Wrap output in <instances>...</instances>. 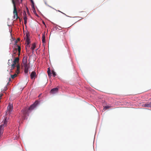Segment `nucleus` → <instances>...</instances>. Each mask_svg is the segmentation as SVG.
Segmentation results:
<instances>
[{
    "mask_svg": "<svg viewBox=\"0 0 151 151\" xmlns=\"http://www.w3.org/2000/svg\"><path fill=\"white\" fill-rule=\"evenodd\" d=\"M38 104L37 101H35V103L31 105L28 109L27 108H25L23 109L21 111V116L19 117L22 118V119L24 120L27 118L29 113V111H30L32 110Z\"/></svg>",
    "mask_w": 151,
    "mask_h": 151,
    "instance_id": "obj_1",
    "label": "nucleus"
},
{
    "mask_svg": "<svg viewBox=\"0 0 151 151\" xmlns=\"http://www.w3.org/2000/svg\"><path fill=\"white\" fill-rule=\"evenodd\" d=\"M12 1L14 6L13 17L15 18L16 16V20L18 19L19 18V17L18 16L17 12L16 5L17 4H20V3H21L22 2V0H12Z\"/></svg>",
    "mask_w": 151,
    "mask_h": 151,
    "instance_id": "obj_2",
    "label": "nucleus"
},
{
    "mask_svg": "<svg viewBox=\"0 0 151 151\" xmlns=\"http://www.w3.org/2000/svg\"><path fill=\"white\" fill-rule=\"evenodd\" d=\"M27 56H24L23 59V64L24 68V72L25 73H27L29 68V66L27 63Z\"/></svg>",
    "mask_w": 151,
    "mask_h": 151,
    "instance_id": "obj_3",
    "label": "nucleus"
},
{
    "mask_svg": "<svg viewBox=\"0 0 151 151\" xmlns=\"http://www.w3.org/2000/svg\"><path fill=\"white\" fill-rule=\"evenodd\" d=\"M13 106L10 104H9L7 106V110L6 111V115L11 113L12 110Z\"/></svg>",
    "mask_w": 151,
    "mask_h": 151,
    "instance_id": "obj_4",
    "label": "nucleus"
},
{
    "mask_svg": "<svg viewBox=\"0 0 151 151\" xmlns=\"http://www.w3.org/2000/svg\"><path fill=\"white\" fill-rule=\"evenodd\" d=\"M36 73L35 72L33 71L30 74V78L31 79L34 80L35 79V77L36 76Z\"/></svg>",
    "mask_w": 151,
    "mask_h": 151,
    "instance_id": "obj_5",
    "label": "nucleus"
},
{
    "mask_svg": "<svg viewBox=\"0 0 151 151\" xmlns=\"http://www.w3.org/2000/svg\"><path fill=\"white\" fill-rule=\"evenodd\" d=\"M58 91V88H54L52 89L50 91L51 93L54 94L56 93Z\"/></svg>",
    "mask_w": 151,
    "mask_h": 151,
    "instance_id": "obj_6",
    "label": "nucleus"
},
{
    "mask_svg": "<svg viewBox=\"0 0 151 151\" xmlns=\"http://www.w3.org/2000/svg\"><path fill=\"white\" fill-rule=\"evenodd\" d=\"M4 128V125L2 124L0 126V137L3 133Z\"/></svg>",
    "mask_w": 151,
    "mask_h": 151,
    "instance_id": "obj_7",
    "label": "nucleus"
},
{
    "mask_svg": "<svg viewBox=\"0 0 151 151\" xmlns=\"http://www.w3.org/2000/svg\"><path fill=\"white\" fill-rule=\"evenodd\" d=\"M26 36L27 37V38L26 40V44H27V45H26V47H27L30 43V39L29 38L27 35H26Z\"/></svg>",
    "mask_w": 151,
    "mask_h": 151,
    "instance_id": "obj_8",
    "label": "nucleus"
},
{
    "mask_svg": "<svg viewBox=\"0 0 151 151\" xmlns=\"http://www.w3.org/2000/svg\"><path fill=\"white\" fill-rule=\"evenodd\" d=\"M17 47H18V48H15V52H14V54H15L16 53V52H17V50H18L19 52H21V47L20 46L18 45Z\"/></svg>",
    "mask_w": 151,
    "mask_h": 151,
    "instance_id": "obj_9",
    "label": "nucleus"
},
{
    "mask_svg": "<svg viewBox=\"0 0 151 151\" xmlns=\"http://www.w3.org/2000/svg\"><path fill=\"white\" fill-rule=\"evenodd\" d=\"M42 42L43 43H45V33L42 34Z\"/></svg>",
    "mask_w": 151,
    "mask_h": 151,
    "instance_id": "obj_10",
    "label": "nucleus"
},
{
    "mask_svg": "<svg viewBox=\"0 0 151 151\" xmlns=\"http://www.w3.org/2000/svg\"><path fill=\"white\" fill-rule=\"evenodd\" d=\"M19 58L17 57V58H15L14 59V61H13V62L16 64V63H18L19 62Z\"/></svg>",
    "mask_w": 151,
    "mask_h": 151,
    "instance_id": "obj_11",
    "label": "nucleus"
},
{
    "mask_svg": "<svg viewBox=\"0 0 151 151\" xmlns=\"http://www.w3.org/2000/svg\"><path fill=\"white\" fill-rule=\"evenodd\" d=\"M36 47V45L35 43H34L32 45V46L31 47V49H32L33 51L34 50H35Z\"/></svg>",
    "mask_w": 151,
    "mask_h": 151,
    "instance_id": "obj_12",
    "label": "nucleus"
},
{
    "mask_svg": "<svg viewBox=\"0 0 151 151\" xmlns=\"http://www.w3.org/2000/svg\"><path fill=\"white\" fill-rule=\"evenodd\" d=\"M48 76L49 77H50L51 76V73L50 72V69L49 68H48V70L47 71Z\"/></svg>",
    "mask_w": 151,
    "mask_h": 151,
    "instance_id": "obj_13",
    "label": "nucleus"
},
{
    "mask_svg": "<svg viewBox=\"0 0 151 151\" xmlns=\"http://www.w3.org/2000/svg\"><path fill=\"white\" fill-rule=\"evenodd\" d=\"M23 18L24 20H27V17L26 16V13L25 12L23 13Z\"/></svg>",
    "mask_w": 151,
    "mask_h": 151,
    "instance_id": "obj_14",
    "label": "nucleus"
},
{
    "mask_svg": "<svg viewBox=\"0 0 151 151\" xmlns=\"http://www.w3.org/2000/svg\"><path fill=\"white\" fill-rule=\"evenodd\" d=\"M17 76V74L15 73L13 75H11V77L12 78L14 79L15 77Z\"/></svg>",
    "mask_w": 151,
    "mask_h": 151,
    "instance_id": "obj_15",
    "label": "nucleus"
},
{
    "mask_svg": "<svg viewBox=\"0 0 151 151\" xmlns=\"http://www.w3.org/2000/svg\"><path fill=\"white\" fill-rule=\"evenodd\" d=\"M16 64L13 63V64H12V68H11V69H13L15 66V65H16Z\"/></svg>",
    "mask_w": 151,
    "mask_h": 151,
    "instance_id": "obj_16",
    "label": "nucleus"
},
{
    "mask_svg": "<svg viewBox=\"0 0 151 151\" xmlns=\"http://www.w3.org/2000/svg\"><path fill=\"white\" fill-rule=\"evenodd\" d=\"M147 107H151V102L146 103Z\"/></svg>",
    "mask_w": 151,
    "mask_h": 151,
    "instance_id": "obj_17",
    "label": "nucleus"
},
{
    "mask_svg": "<svg viewBox=\"0 0 151 151\" xmlns=\"http://www.w3.org/2000/svg\"><path fill=\"white\" fill-rule=\"evenodd\" d=\"M52 75L54 77H55V76H56V74L55 72L54 71L52 70Z\"/></svg>",
    "mask_w": 151,
    "mask_h": 151,
    "instance_id": "obj_18",
    "label": "nucleus"
},
{
    "mask_svg": "<svg viewBox=\"0 0 151 151\" xmlns=\"http://www.w3.org/2000/svg\"><path fill=\"white\" fill-rule=\"evenodd\" d=\"M30 0L31 1V2L32 4V7L34 9V1H33V0ZM34 9V10H35V9Z\"/></svg>",
    "mask_w": 151,
    "mask_h": 151,
    "instance_id": "obj_19",
    "label": "nucleus"
},
{
    "mask_svg": "<svg viewBox=\"0 0 151 151\" xmlns=\"http://www.w3.org/2000/svg\"><path fill=\"white\" fill-rule=\"evenodd\" d=\"M20 73V70L17 69L16 71V73L17 74V75L19 74Z\"/></svg>",
    "mask_w": 151,
    "mask_h": 151,
    "instance_id": "obj_20",
    "label": "nucleus"
},
{
    "mask_svg": "<svg viewBox=\"0 0 151 151\" xmlns=\"http://www.w3.org/2000/svg\"><path fill=\"white\" fill-rule=\"evenodd\" d=\"M109 108V106H106L104 107V109L106 110V109H108Z\"/></svg>",
    "mask_w": 151,
    "mask_h": 151,
    "instance_id": "obj_21",
    "label": "nucleus"
},
{
    "mask_svg": "<svg viewBox=\"0 0 151 151\" xmlns=\"http://www.w3.org/2000/svg\"><path fill=\"white\" fill-rule=\"evenodd\" d=\"M6 119H4V124L5 125L6 124H7V122L6 120Z\"/></svg>",
    "mask_w": 151,
    "mask_h": 151,
    "instance_id": "obj_22",
    "label": "nucleus"
},
{
    "mask_svg": "<svg viewBox=\"0 0 151 151\" xmlns=\"http://www.w3.org/2000/svg\"><path fill=\"white\" fill-rule=\"evenodd\" d=\"M16 66L17 67V69L20 70V67L19 65H16Z\"/></svg>",
    "mask_w": 151,
    "mask_h": 151,
    "instance_id": "obj_23",
    "label": "nucleus"
},
{
    "mask_svg": "<svg viewBox=\"0 0 151 151\" xmlns=\"http://www.w3.org/2000/svg\"><path fill=\"white\" fill-rule=\"evenodd\" d=\"M10 61V60H9V61H8V64L9 65H11V63L9 62Z\"/></svg>",
    "mask_w": 151,
    "mask_h": 151,
    "instance_id": "obj_24",
    "label": "nucleus"
},
{
    "mask_svg": "<svg viewBox=\"0 0 151 151\" xmlns=\"http://www.w3.org/2000/svg\"><path fill=\"white\" fill-rule=\"evenodd\" d=\"M27 20H24V24L25 25L26 24H27Z\"/></svg>",
    "mask_w": 151,
    "mask_h": 151,
    "instance_id": "obj_25",
    "label": "nucleus"
},
{
    "mask_svg": "<svg viewBox=\"0 0 151 151\" xmlns=\"http://www.w3.org/2000/svg\"><path fill=\"white\" fill-rule=\"evenodd\" d=\"M143 105L145 107H147L146 104H143Z\"/></svg>",
    "mask_w": 151,
    "mask_h": 151,
    "instance_id": "obj_26",
    "label": "nucleus"
},
{
    "mask_svg": "<svg viewBox=\"0 0 151 151\" xmlns=\"http://www.w3.org/2000/svg\"><path fill=\"white\" fill-rule=\"evenodd\" d=\"M59 11V12H60L62 13H63V14H65V15H66V16H67V15L65 14V13H63L62 12H61V11Z\"/></svg>",
    "mask_w": 151,
    "mask_h": 151,
    "instance_id": "obj_27",
    "label": "nucleus"
},
{
    "mask_svg": "<svg viewBox=\"0 0 151 151\" xmlns=\"http://www.w3.org/2000/svg\"><path fill=\"white\" fill-rule=\"evenodd\" d=\"M2 94H0V98L2 96Z\"/></svg>",
    "mask_w": 151,
    "mask_h": 151,
    "instance_id": "obj_28",
    "label": "nucleus"
},
{
    "mask_svg": "<svg viewBox=\"0 0 151 151\" xmlns=\"http://www.w3.org/2000/svg\"><path fill=\"white\" fill-rule=\"evenodd\" d=\"M17 41H20V38H18L17 39Z\"/></svg>",
    "mask_w": 151,
    "mask_h": 151,
    "instance_id": "obj_29",
    "label": "nucleus"
},
{
    "mask_svg": "<svg viewBox=\"0 0 151 151\" xmlns=\"http://www.w3.org/2000/svg\"><path fill=\"white\" fill-rule=\"evenodd\" d=\"M20 52H18V54L19 56V55H20Z\"/></svg>",
    "mask_w": 151,
    "mask_h": 151,
    "instance_id": "obj_30",
    "label": "nucleus"
},
{
    "mask_svg": "<svg viewBox=\"0 0 151 151\" xmlns=\"http://www.w3.org/2000/svg\"><path fill=\"white\" fill-rule=\"evenodd\" d=\"M17 42H18L17 40H16V41H15V43L16 44Z\"/></svg>",
    "mask_w": 151,
    "mask_h": 151,
    "instance_id": "obj_31",
    "label": "nucleus"
},
{
    "mask_svg": "<svg viewBox=\"0 0 151 151\" xmlns=\"http://www.w3.org/2000/svg\"><path fill=\"white\" fill-rule=\"evenodd\" d=\"M11 60V62H12V59H11V60Z\"/></svg>",
    "mask_w": 151,
    "mask_h": 151,
    "instance_id": "obj_32",
    "label": "nucleus"
}]
</instances>
